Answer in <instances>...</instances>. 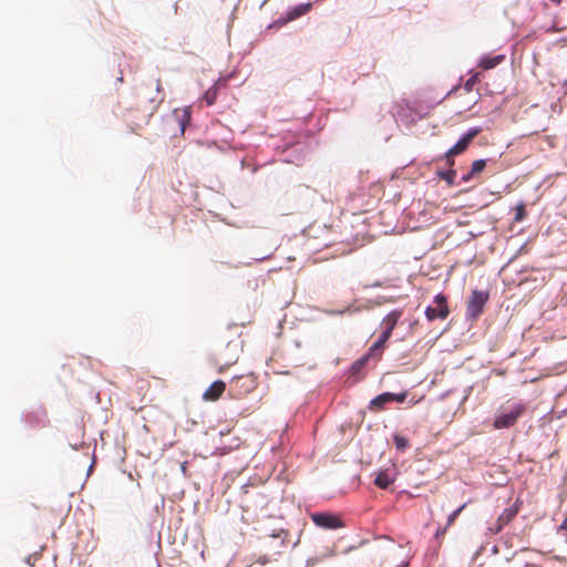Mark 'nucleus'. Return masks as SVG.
<instances>
[{"instance_id":"obj_7","label":"nucleus","mask_w":567,"mask_h":567,"mask_svg":"<svg viewBox=\"0 0 567 567\" xmlns=\"http://www.w3.org/2000/svg\"><path fill=\"white\" fill-rule=\"evenodd\" d=\"M434 302L437 307H427L425 310L427 320L446 319L450 313L446 297L443 293H439L434 297Z\"/></svg>"},{"instance_id":"obj_23","label":"nucleus","mask_w":567,"mask_h":567,"mask_svg":"<svg viewBox=\"0 0 567 567\" xmlns=\"http://www.w3.org/2000/svg\"><path fill=\"white\" fill-rule=\"evenodd\" d=\"M440 177L444 181H446V183L449 185H453L454 184V179L456 177V171L454 169H450L447 172H441L440 173Z\"/></svg>"},{"instance_id":"obj_18","label":"nucleus","mask_w":567,"mask_h":567,"mask_svg":"<svg viewBox=\"0 0 567 567\" xmlns=\"http://www.w3.org/2000/svg\"><path fill=\"white\" fill-rule=\"evenodd\" d=\"M514 210H515V216H514L515 223H520L526 218L527 213H526V205L524 203H518L515 206Z\"/></svg>"},{"instance_id":"obj_27","label":"nucleus","mask_w":567,"mask_h":567,"mask_svg":"<svg viewBox=\"0 0 567 567\" xmlns=\"http://www.w3.org/2000/svg\"><path fill=\"white\" fill-rule=\"evenodd\" d=\"M159 102H161V100H159V101H157L156 103H155V101H154V100L152 101V103H153V104L150 106V110H148V111H150V114H148V115H151V114L156 110L157 104H158Z\"/></svg>"},{"instance_id":"obj_1","label":"nucleus","mask_w":567,"mask_h":567,"mask_svg":"<svg viewBox=\"0 0 567 567\" xmlns=\"http://www.w3.org/2000/svg\"><path fill=\"white\" fill-rule=\"evenodd\" d=\"M240 352V342L238 340H231L216 349L210 355L209 362L216 368L218 373H224L238 361Z\"/></svg>"},{"instance_id":"obj_10","label":"nucleus","mask_w":567,"mask_h":567,"mask_svg":"<svg viewBox=\"0 0 567 567\" xmlns=\"http://www.w3.org/2000/svg\"><path fill=\"white\" fill-rule=\"evenodd\" d=\"M226 390V383L221 380L213 382L208 389L203 393L205 401H217Z\"/></svg>"},{"instance_id":"obj_5","label":"nucleus","mask_w":567,"mask_h":567,"mask_svg":"<svg viewBox=\"0 0 567 567\" xmlns=\"http://www.w3.org/2000/svg\"><path fill=\"white\" fill-rule=\"evenodd\" d=\"M481 131L482 130L480 127L470 128L466 134L463 135L458 142L446 152L445 156L450 165L454 164L452 157L462 154L468 147L471 142L481 133Z\"/></svg>"},{"instance_id":"obj_2","label":"nucleus","mask_w":567,"mask_h":567,"mask_svg":"<svg viewBox=\"0 0 567 567\" xmlns=\"http://www.w3.org/2000/svg\"><path fill=\"white\" fill-rule=\"evenodd\" d=\"M290 533L284 528L275 530L264 540L265 549L272 556L281 555L290 546Z\"/></svg>"},{"instance_id":"obj_20","label":"nucleus","mask_w":567,"mask_h":567,"mask_svg":"<svg viewBox=\"0 0 567 567\" xmlns=\"http://www.w3.org/2000/svg\"><path fill=\"white\" fill-rule=\"evenodd\" d=\"M311 8V4L310 3H307V4H300L298 7H296L290 13H289V17L290 19H296V18H299L300 16L305 14L306 12H308V10Z\"/></svg>"},{"instance_id":"obj_12","label":"nucleus","mask_w":567,"mask_h":567,"mask_svg":"<svg viewBox=\"0 0 567 567\" xmlns=\"http://www.w3.org/2000/svg\"><path fill=\"white\" fill-rule=\"evenodd\" d=\"M401 315H402V311H400V310L391 311L382 321L383 331L391 336Z\"/></svg>"},{"instance_id":"obj_28","label":"nucleus","mask_w":567,"mask_h":567,"mask_svg":"<svg viewBox=\"0 0 567 567\" xmlns=\"http://www.w3.org/2000/svg\"><path fill=\"white\" fill-rule=\"evenodd\" d=\"M258 561L261 564V565H265L269 561V559L266 557V556H262L258 559Z\"/></svg>"},{"instance_id":"obj_30","label":"nucleus","mask_w":567,"mask_h":567,"mask_svg":"<svg viewBox=\"0 0 567 567\" xmlns=\"http://www.w3.org/2000/svg\"><path fill=\"white\" fill-rule=\"evenodd\" d=\"M564 85L567 86V80L564 82Z\"/></svg>"},{"instance_id":"obj_25","label":"nucleus","mask_w":567,"mask_h":567,"mask_svg":"<svg viewBox=\"0 0 567 567\" xmlns=\"http://www.w3.org/2000/svg\"><path fill=\"white\" fill-rule=\"evenodd\" d=\"M371 355H372V354H369V353H368L367 355H364V357H362L361 359L357 360L353 367H354V368H357V369L362 368V367L368 362V360H369V358H370Z\"/></svg>"},{"instance_id":"obj_22","label":"nucleus","mask_w":567,"mask_h":567,"mask_svg":"<svg viewBox=\"0 0 567 567\" xmlns=\"http://www.w3.org/2000/svg\"><path fill=\"white\" fill-rule=\"evenodd\" d=\"M204 100L206 101L207 105H213L217 100V89L210 87L207 90L204 95Z\"/></svg>"},{"instance_id":"obj_31","label":"nucleus","mask_w":567,"mask_h":567,"mask_svg":"<svg viewBox=\"0 0 567 567\" xmlns=\"http://www.w3.org/2000/svg\"><path fill=\"white\" fill-rule=\"evenodd\" d=\"M401 567H406V565H404V566H401Z\"/></svg>"},{"instance_id":"obj_24","label":"nucleus","mask_w":567,"mask_h":567,"mask_svg":"<svg viewBox=\"0 0 567 567\" xmlns=\"http://www.w3.org/2000/svg\"><path fill=\"white\" fill-rule=\"evenodd\" d=\"M391 398H392V401H396V402L402 403L408 398V392H402V393H399V394L391 393Z\"/></svg>"},{"instance_id":"obj_4","label":"nucleus","mask_w":567,"mask_h":567,"mask_svg":"<svg viewBox=\"0 0 567 567\" xmlns=\"http://www.w3.org/2000/svg\"><path fill=\"white\" fill-rule=\"evenodd\" d=\"M525 411L526 405L524 403L513 405L509 411L502 412L494 419L493 427L501 430L514 426Z\"/></svg>"},{"instance_id":"obj_8","label":"nucleus","mask_w":567,"mask_h":567,"mask_svg":"<svg viewBox=\"0 0 567 567\" xmlns=\"http://www.w3.org/2000/svg\"><path fill=\"white\" fill-rule=\"evenodd\" d=\"M312 522L323 529H338L343 527V522L338 515L330 513H315L311 515Z\"/></svg>"},{"instance_id":"obj_21","label":"nucleus","mask_w":567,"mask_h":567,"mask_svg":"<svg viewBox=\"0 0 567 567\" xmlns=\"http://www.w3.org/2000/svg\"><path fill=\"white\" fill-rule=\"evenodd\" d=\"M467 506V503H464L462 504L458 508H456L455 511H453L449 517H447V520H446V527H451L454 522L456 520V518L460 516V514L465 509V507Z\"/></svg>"},{"instance_id":"obj_9","label":"nucleus","mask_w":567,"mask_h":567,"mask_svg":"<svg viewBox=\"0 0 567 567\" xmlns=\"http://www.w3.org/2000/svg\"><path fill=\"white\" fill-rule=\"evenodd\" d=\"M24 421L31 429H40L49 424L48 414L44 409H35L30 411L25 414Z\"/></svg>"},{"instance_id":"obj_29","label":"nucleus","mask_w":567,"mask_h":567,"mask_svg":"<svg viewBox=\"0 0 567 567\" xmlns=\"http://www.w3.org/2000/svg\"><path fill=\"white\" fill-rule=\"evenodd\" d=\"M560 528L567 530V515L566 518L563 520Z\"/></svg>"},{"instance_id":"obj_14","label":"nucleus","mask_w":567,"mask_h":567,"mask_svg":"<svg viewBox=\"0 0 567 567\" xmlns=\"http://www.w3.org/2000/svg\"><path fill=\"white\" fill-rule=\"evenodd\" d=\"M390 402H392L391 393L384 392L371 400L369 409L371 411L378 412L381 411L384 408V405Z\"/></svg>"},{"instance_id":"obj_19","label":"nucleus","mask_w":567,"mask_h":567,"mask_svg":"<svg viewBox=\"0 0 567 567\" xmlns=\"http://www.w3.org/2000/svg\"><path fill=\"white\" fill-rule=\"evenodd\" d=\"M393 441H394L395 447L400 451H404L405 449H408L410 446V441L405 436L395 434L393 436Z\"/></svg>"},{"instance_id":"obj_6","label":"nucleus","mask_w":567,"mask_h":567,"mask_svg":"<svg viewBox=\"0 0 567 567\" xmlns=\"http://www.w3.org/2000/svg\"><path fill=\"white\" fill-rule=\"evenodd\" d=\"M488 297V292L486 291L474 290L467 301V316L473 319L477 318L483 312Z\"/></svg>"},{"instance_id":"obj_11","label":"nucleus","mask_w":567,"mask_h":567,"mask_svg":"<svg viewBox=\"0 0 567 567\" xmlns=\"http://www.w3.org/2000/svg\"><path fill=\"white\" fill-rule=\"evenodd\" d=\"M519 511L518 505H514L512 507L505 508L503 513L497 518V532H499L505 525H507L514 517L517 515Z\"/></svg>"},{"instance_id":"obj_3","label":"nucleus","mask_w":567,"mask_h":567,"mask_svg":"<svg viewBox=\"0 0 567 567\" xmlns=\"http://www.w3.org/2000/svg\"><path fill=\"white\" fill-rule=\"evenodd\" d=\"M257 386V380L252 373L237 375L231 379L229 395L234 399H241L254 391Z\"/></svg>"},{"instance_id":"obj_13","label":"nucleus","mask_w":567,"mask_h":567,"mask_svg":"<svg viewBox=\"0 0 567 567\" xmlns=\"http://www.w3.org/2000/svg\"><path fill=\"white\" fill-rule=\"evenodd\" d=\"M486 167L485 159L474 161L468 173L462 176L464 183H468L471 179L477 177Z\"/></svg>"},{"instance_id":"obj_17","label":"nucleus","mask_w":567,"mask_h":567,"mask_svg":"<svg viewBox=\"0 0 567 567\" xmlns=\"http://www.w3.org/2000/svg\"><path fill=\"white\" fill-rule=\"evenodd\" d=\"M504 60V55H496L493 58H484L480 62V66L484 70H489L495 68L497 64H499Z\"/></svg>"},{"instance_id":"obj_16","label":"nucleus","mask_w":567,"mask_h":567,"mask_svg":"<svg viewBox=\"0 0 567 567\" xmlns=\"http://www.w3.org/2000/svg\"><path fill=\"white\" fill-rule=\"evenodd\" d=\"M393 482L394 478L388 472H380L374 480V484L382 489H386Z\"/></svg>"},{"instance_id":"obj_15","label":"nucleus","mask_w":567,"mask_h":567,"mask_svg":"<svg viewBox=\"0 0 567 567\" xmlns=\"http://www.w3.org/2000/svg\"><path fill=\"white\" fill-rule=\"evenodd\" d=\"M390 337H391L390 334L382 331V333L380 334L378 340L370 347L369 354L374 355L377 352H379V355H381V353L384 349V344L389 340Z\"/></svg>"},{"instance_id":"obj_26","label":"nucleus","mask_w":567,"mask_h":567,"mask_svg":"<svg viewBox=\"0 0 567 567\" xmlns=\"http://www.w3.org/2000/svg\"><path fill=\"white\" fill-rule=\"evenodd\" d=\"M447 528H449V527H446V526H445V527H443V528H439V529H437V532H436V534H435V536H436V537L444 536V535H445V533H446V530H447Z\"/></svg>"},{"instance_id":"obj_32","label":"nucleus","mask_w":567,"mask_h":567,"mask_svg":"<svg viewBox=\"0 0 567 567\" xmlns=\"http://www.w3.org/2000/svg\"><path fill=\"white\" fill-rule=\"evenodd\" d=\"M557 2H559V0H556Z\"/></svg>"}]
</instances>
